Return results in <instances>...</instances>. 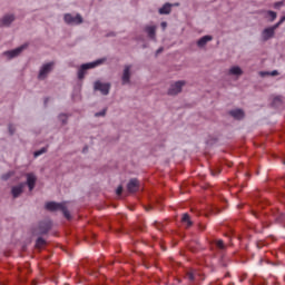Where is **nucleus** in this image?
Here are the masks:
<instances>
[{"mask_svg": "<svg viewBox=\"0 0 285 285\" xmlns=\"http://www.w3.org/2000/svg\"><path fill=\"white\" fill-rule=\"evenodd\" d=\"M46 209L51 210V213H55L56 210H61V213L65 215L66 219H71L70 212L68 210V203H56L50 202L46 204Z\"/></svg>", "mask_w": 285, "mask_h": 285, "instance_id": "f257e3e1", "label": "nucleus"}, {"mask_svg": "<svg viewBox=\"0 0 285 285\" xmlns=\"http://www.w3.org/2000/svg\"><path fill=\"white\" fill-rule=\"evenodd\" d=\"M186 83V80H177L171 82L167 90V95H169V97H177V95H180V92L184 90Z\"/></svg>", "mask_w": 285, "mask_h": 285, "instance_id": "f03ea898", "label": "nucleus"}, {"mask_svg": "<svg viewBox=\"0 0 285 285\" xmlns=\"http://www.w3.org/2000/svg\"><path fill=\"white\" fill-rule=\"evenodd\" d=\"M106 63V58L98 59L94 62L81 65L80 69L78 70V78L83 79L86 75V70H90L92 68H97V66H101Z\"/></svg>", "mask_w": 285, "mask_h": 285, "instance_id": "7ed1b4c3", "label": "nucleus"}, {"mask_svg": "<svg viewBox=\"0 0 285 285\" xmlns=\"http://www.w3.org/2000/svg\"><path fill=\"white\" fill-rule=\"evenodd\" d=\"M63 19L69 26H79V23H83V18H81L80 14L72 16L70 13H66Z\"/></svg>", "mask_w": 285, "mask_h": 285, "instance_id": "20e7f679", "label": "nucleus"}, {"mask_svg": "<svg viewBox=\"0 0 285 285\" xmlns=\"http://www.w3.org/2000/svg\"><path fill=\"white\" fill-rule=\"evenodd\" d=\"M52 68H55V62L45 63L39 71V79H46L50 72H52Z\"/></svg>", "mask_w": 285, "mask_h": 285, "instance_id": "39448f33", "label": "nucleus"}, {"mask_svg": "<svg viewBox=\"0 0 285 285\" xmlns=\"http://www.w3.org/2000/svg\"><path fill=\"white\" fill-rule=\"evenodd\" d=\"M131 75H132V65L125 66L122 70V76H121L122 86L130 83Z\"/></svg>", "mask_w": 285, "mask_h": 285, "instance_id": "423d86ee", "label": "nucleus"}, {"mask_svg": "<svg viewBox=\"0 0 285 285\" xmlns=\"http://www.w3.org/2000/svg\"><path fill=\"white\" fill-rule=\"evenodd\" d=\"M26 48H28V45H22L13 50L6 51L3 55L7 57V59H14V57H19V55H21Z\"/></svg>", "mask_w": 285, "mask_h": 285, "instance_id": "0eeeda50", "label": "nucleus"}, {"mask_svg": "<svg viewBox=\"0 0 285 285\" xmlns=\"http://www.w3.org/2000/svg\"><path fill=\"white\" fill-rule=\"evenodd\" d=\"M94 88L95 90H99L101 95H109L110 92V83L108 82L96 81Z\"/></svg>", "mask_w": 285, "mask_h": 285, "instance_id": "6e6552de", "label": "nucleus"}, {"mask_svg": "<svg viewBox=\"0 0 285 285\" xmlns=\"http://www.w3.org/2000/svg\"><path fill=\"white\" fill-rule=\"evenodd\" d=\"M227 75H229V77H236V79H239V77L244 75V70H242V67L239 66H233L228 69Z\"/></svg>", "mask_w": 285, "mask_h": 285, "instance_id": "1a4fd4ad", "label": "nucleus"}, {"mask_svg": "<svg viewBox=\"0 0 285 285\" xmlns=\"http://www.w3.org/2000/svg\"><path fill=\"white\" fill-rule=\"evenodd\" d=\"M23 188H26V183H20L11 188V195L14 199L19 197L23 193Z\"/></svg>", "mask_w": 285, "mask_h": 285, "instance_id": "9d476101", "label": "nucleus"}, {"mask_svg": "<svg viewBox=\"0 0 285 285\" xmlns=\"http://www.w3.org/2000/svg\"><path fill=\"white\" fill-rule=\"evenodd\" d=\"M14 21V14H6L0 19V28H8Z\"/></svg>", "mask_w": 285, "mask_h": 285, "instance_id": "9b49d317", "label": "nucleus"}, {"mask_svg": "<svg viewBox=\"0 0 285 285\" xmlns=\"http://www.w3.org/2000/svg\"><path fill=\"white\" fill-rule=\"evenodd\" d=\"M37 184V176L35 174H27V186L29 190H35Z\"/></svg>", "mask_w": 285, "mask_h": 285, "instance_id": "f8f14e48", "label": "nucleus"}, {"mask_svg": "<svg viewBox=\"0 0 285 285\" xmlns=\"http://www.w3.org/2000/svg\"><path fill=\"white\" fill-rule=\"evenodd\" d=\"M127 189L129 193H137V190H139V180H137L136 178L129 180Z\"/></svg>", "mask_w": 285, "mask_h": 285, "instance_id": "ddd939ff", "label": "nucleus"}, {"mask_svg": "<svg viewBox=\"0 0 285 285\" xmlns=\"http://www.w3.org/2000/svg\"><path fill=\"white\" fill-rule=\"evenodd\" d=\"M274 36H275V31L273 30L272 27H269L263 31L264 41H268V39H272V37H274Z\"/></svg>", "mask_w": 285, "mask_h": 285, "instance_id": "4468645a", "label": "nucleus"}, {"mask_svg": "<svg viewBox=\"0 0 285 285\" xmlns=\"http://www.w3.org/2000/svg\"><path fill=\"white\" fill-rule=\"evenodd\" d=\"M213 39V36H204L197 41L198 48L206 47V43Z\"/></svg>", "mask_w": 285, "mask_h": 285, "instance_id": "2eb2a0df", "label": "nucleus"}, {"mask_svg": "<svg viewBox=\"0 0 285 285\" xmlns=\"http://www.w3.org/2000/svg\"><path fill=\"white\" fill-rule=\"evenodd\" d=\"M234 119H244V110L242 109H235L229 112Z\"/></svg>", "mask_w": 285, "mask_h": 285, "instance_id": "dca6fc26", "label": "nucleus"}, {"mask_svg": "<svg viewBox=\"0 0 285 285\" xmlns=\"http://www.w3.org/2000/svg\"><path fill=\"white\" fill-rule=\"evenodd\" d=\"M171 8H173V4L166 3L164 7L159 9V14H170Z\"/></svg>", "mask_w": 285, "mask_h": 285, "instance_id": "f3484780", "label": "nucleus"}, {"mask_svg": "<svg viewBox=\"0 0 285 285\" xmlns=\"http://www.w3.org/2000/svg\"><path fill=\"white\" fill-rule=\"evenodd\" d=\"M157 31V27L155 26H148L146 27V32L150 39H155V32Z\"/></svg>", "mask_w": 285, "mask_h": 285, "instance_id": "a211bd4d", "label": "nucleus"}, {"mask_svg": "<svg viewBox=\"0 0 285 285\" xmlns=\"http://www.w3.org/2000/svg\"><path fill=\"white\" fill-rule=\"evenodd\" d=\"M181 222L183 224H187V228L193 226V222H190V216L188 214H184Z\"/></svg>", "mask_w": 285, "mask_h": 285, "instance_id": "6ab92c4d", "label": "nucleus"}, {"mask_svg": "<svg viewBox=\"0 0 285 285\" xmlns=\"http://www.w3.org/2000/svg\"><path fill=\"white\" fill-rule=\"evenodd\" d=\"M284 21H285V16L282 17L281 20H279L276 24H274L273 27H271L272 30L275 32V30H277V29L279 28L281 23H283Z\"/></svg>", "mask_w": 285, "mask_h": 285, "instance_id": "aec40b11", "label": "nucleus"}, {"mask_svg": "<svg viewBox=\"0 0 285 285\" xmlns=\"http://www.w3.org/2000/svg\"><path fill=\"white\" fill-rule=\"evenodd\" d=\"M46 245V240L43 238H38L36 242L37 248H41L42 246Z\"/></svg>", "mask_w": 285, "mask_h": 285, "instance_id": "412c9836", "label": "nucleus"}, {"mask_svg": "<svg viewBox=\"0 0 285 285\" xmlns=\"http://www.w3.org/2000/svg\"><path fill=\"white\" fill-rule=\"evenodd\" d=\"M266 75H271L272 77H277V75H279V72L277 70H274L271 73L264 72V71L261 72L262 77H266Z\"/></svg>", "mask_w": 285, "mask_h": 285, "instance_id": "4be33fe9", "label": "nucleus"}, {"mask_svg": "<svg viewBox=\"0 0 285 285\" xmlns=\"http://www.w3.org/2000/svg\"><path fill=\"white\" fill-rule=\"evenodd\" d=\"M45 153H48V149L47 148H42L38 151H35L33 156L35 157H40V155H43Z\"/></svg>", "mask_w": 285, "mask_h": 285, "instance_id": "5701e85b", "label": "nucleus"}, {"mask_svg": "<svg viewBox=\"0 0 285 285\" xmlns=\"http://www.w3.org/2000/svg\"><path fill=\"white\" fill-rule=\"evenodd\" d=\"M268 17H271V21H275L277 19V13L275 11H267Z\"/></svg>", "mask_w": 285, "mask_h": 285, "instance_id": "b1692460", "label": "nucleus"}, {"mask_svg": "<svg viewBox=\"0 0 285 285\" xmlns=\"http://www.w3.org/2000/svg\"><path fill=\"white\" fill-rule=\"evenodd\" d=\"M216 246H217V248H220V250H224V248H225L224 240H217Z\"/></svg>", "mask_w": 285, "mask_h": 285, "instance_id": "393cba45", "label": "nucleus"}, {"mask_svg": "<svg viewBox=\"0 0 285 285\" xmlns=\"http://www.w3.org/2000/svg\"><path fill=\"white\" fill-rule=\"evenodd\" d=\"M187 279H189V282H193L195 279V274L193 272H188Z\"/></svg>", "mask_w": 285, "mask_h": 285, "instance_id": "a878e982", "label": "nucleus"}, {"mask_svg": "<svg viewBox=\"0 0 285 285\" xmlns=\"http://www.w3.org/2000/svg\"><path fill=\"white\" fill-rule=\"evenodd\" d=\"M282 6H284V1L274 3V8H276V10H278V8H282Z\"/></svg>", "mask_w": 285, "mask_h": 285, "instance_id": "bb28decb", "label": "nucleus"}, {"mask_svg": "<svg viewBox=\"0 0 285 285\" xmlns=\"http://www.w3.org/2000/svg\"><path fill=\"white\" fill-rule=\"evenodd\" d=\"M121 193H124V187L119 186L116 190V194L121 195Z\"/></svg>", "mask_w": 285, "mask_h": 285, "instance_id": "cd10ccee", "label": "nucleus"}, {"mask_svg": "<svg viewBox=\"0 0 285 285\" xmlns=\"http://www.w3.org/2000/svg\"><path fill=\"white\" fill-rule=\"evenodd\" d=\"M106 116V110H102L101 112H97L96 117H105Z\"/></svg>", "mask_w": 285, "mask_h": 285, "instance_id": "c85d7f7f", "label": "nucleus"}, {"mask_svg": "<svg viewBox=\"0 0 285 285\" xmlns=\"http://www.w3.org/2000/svg\"><path fill=\"white\" fill-rule=\"evenodd\" d=\"M11 176H12V174H11V173H9V174H7V175L2 176V179H4V180L10 179V177H11Z\"/></svg>", "mask_w": 285, "mask_h": 285, "instance_id": "c756f323", "label": "nucleus"}, {"mask_svg": "<svg viewBox=\"0 0 285 285\" xmlns=\"http://www.w3.org/2000/svg\"><path fill=\"white\" fill-rule=\"evenodd\" d=\"M9 132H10L11 135H13V134H14V127L9 126Z\"/></svg>", "mask_w": 285, "mask_h": 285, "instance_id": "7c9ffc66", "label": "nucleus"}, {"mask_svg": "<svg viewBox=\"0 0 285 285\" xmlns=\"http://www.w3.org/2000/svg\"><path fill=\"white\" fill-rule=\"evenodd\" d=\"M50 230V225H47L46 228L41 233H48Z\"/></svg>", "mask_w": 285, "mask_h": 285, "instance_id": "2f4dec72", "label": "nucleus"}, {"mask_svg": "<svg viewBox=\"0 0 285 285\" xmlns=\"http://www.w3.org/2000/svg\"><path fill=\"white\" fill-rule=\"evenodd\" d=\"M167 23L166 22H161V28H166Z\"/></svg>", "mask_w": 285, "mask_h": 285, "instance_id": "473e14b6", "label": "nucleus"}, {"mask_svg": "<svg viewBox=\"0 0 285 285\" xmlns=\"http://www.w3.org/2000/svg\"><path fill=\"white\" fill-rule=\"evenodd\" d=\"M163 51H164L163 48L158 49V50H157V55H159V52H163Z\"/></svg>", "mask_w": 285, "mask_h": 285, "instance_id": "72a5a7b5", "label": "nucleus"}, {"mask_svg": "<svg viewBox=\"0 0 285 285\" xmlns=\"http://www.w3.org/2000/svg\"><path fill=\"white\" fill-rule=\"evenodd\" d=\"M284 219V215H281V218H279V220L282 222Z\"/></svg>", "mask_w": 285, "mask_h": 285, "instance_id": "f704fd0d", "label": "nucleus"}, {"mask_svg": "<svg viewBox=\"0 0 285 285\" xmlns=\"http://www.w3.org/2000/svg\"><path fill=\"white\" fill-rule=\"evenodd\" d=\"M284 164H285V161H284Z\"/></svg>", "mask_w": 285, "mask_h": 285, "instance_id": "c9c22d12", "label": "nucleus"}]
</instances>
